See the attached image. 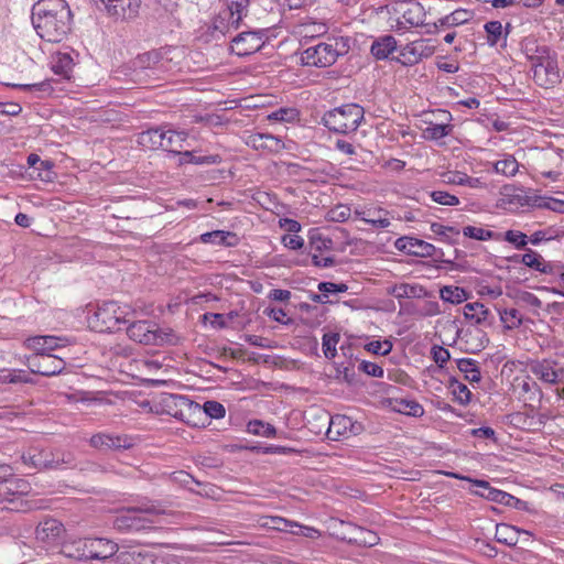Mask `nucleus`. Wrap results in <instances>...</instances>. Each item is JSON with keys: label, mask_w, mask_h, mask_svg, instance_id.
<instances>
[{"label": "nucleus", "mask_w": 564, "mask_h": 564, "mask_svg": "<svg viewBox=\"0 0 564 564\" xmlns=\"http://www.w3.org/2000/svg\"><path fill=\"white\" fill-rule=\"evenodd\" d=\"M248 144L256 150L279 152L284 148L282 140L270 133H254L249 137Z\"/></svg>", "instance_id": "7c9ffc66"}, {"label": "nucleus", "mask_w": 564, "mask_h": 564, "mask_svg": "<svg viewBox=\"0 0 564 564\" xmlns=\"http://www.w3.org/2000/svg\"><path fill=\"white\" fill-rule=\"evenodd\" d=\"M22 459L24 464L39 470L58 469L63 465H69L72 463L70 456L65 455L61 451L54 452L39 448H30L22 455Z\"/></svg>", "instance_id": "9b49d317"}, {"label": "nucleus", "mask_w": 564, "mask_h": 564, "mask_svg": "<svg viewBox=\"0 0 564 564\" xmlns=\"http://www.w3.org/2000/svg\"><path fill=\"white\" fill-rule=\"evenodd\" d=\"M62 554L75 561H89L87 538L67 542L62 547Z\"/></svg>", "instance_id": "4c0bfd02"}, {"label": "nucleus", "mask_w": 564, "mask_h": 564, "mask_svg": "<svg viewBox=\"0 0 564 564\" xmlns=\"http://www.w3.org/2000/svg\"><path fill=\"white\" fill-rule=\"evenodd\" d=\"M133 312L128 306H120L115 301L98 304L89 318L90 327L98 333H115L121 330L129 322Z\"/></svg>", "instance_id": "20e7f679"}, {"label": "nucleus", "mask_w": 564, "mask_h": 564, "mask_svg": "<svg viewBox=\"0 0 564 564\" xmlns=\"http://www.w3.org/2000/svg\"><path fill=\"white\" fill-rule=\"evenodd\" d=\"M471 18H473V12H470L467 9L459 8V9L454 10L449 14H447L443 18H440L436 21V26L447 28V29L454 28V26L463 25V24L469 22V20Z\"/></svg>", "instance_id": "ea45409f"}, {"label": "nucleus", "mask_w": 564, "mask_h": 564, "mask_svg": "<svg viewBox=\"0 0 564 564\" xmlns=\"http://www.w3.org/2000/svg\"><path fill=\"white\" fill-rule=\"evenodd\" d=\"M247 432L262 437H273L276 435V429L261 420H251L247 424Z\"/></svg>", "instance_id": "de8ad7c7"}, {"label": "nucleus", "mask_w": 564, "mask_h": 564, "mask_svg": "<svg viewBox=\"0 0 564 564\" xmlns=\"http://www.w3.org/2000/svg\"><path fill=\"white\" fill-rule=\"evenodd\" d=\"M164 135V128H151L139 133L138 143L150 150L162 149Z\"/></svg>", "instance_id": "58836bf2"}, {"label": "nucleus", "mask_w": 564, "mask_h": 564, "mask_svg": "<svg viewBox=\"0 0 564 564\" xmlns=\"http://www.w3.org/2000/svg\"><path fill=\"white\" fill-rule=\"evenodd\" d=\"M365 348L375 355L387 356L392 350V343L390 340H373L367 344Z\"/></svg>", "instance_id": "bf43d9fd"}, {"label": "nucleus", "mask_w": 564, "mask_h": 564, "mask_svg": "<svg viewBox=\"0 0 564 564\" xmlns=\"http://www.w3.org/2000/svg\"><path fill=\"white\" fill-rule=\"evenodd\" d=\"M6 501L9 502V505H10V507H8L9 509L19 511V512H26V511L39 508L36 501L29 500L25 498V496H17V497L7 499Z\"/></svg>", "instance_id": "3c124183"}, {"label": "nucleus", "mask_w": 564, "mask_h": 564, "mask_svg": "<svg viewBox=\"0 0 564 564\" xmlns=\"http://www.w3.org/2000/svg\"><path fill=\"white\" fill-rule=\"evenodd\" d=\"M264 313L273 321L283 324V325H292L293 319L292 318H285L286 313L281 307H269L264 311Z\"/></svg>", "instance_id": "338daca9"}, {"label": "nucleus", "mask_w": 564, "mask_h": 564, "mask_svg": "<svg viewBox=\"0 0 564 564\" xmlns=\"http://www.w3.org/2000/svg\"><path fill=\"white\" fill-rule=\"evenodd\" d=\"M431 197L435 203L440 205L456 206L459 204L458 197L445 191H433L431 193Z\"/></svg>", "instance_id": "052dcab7"}, {"label": "nucleus", "mask_w": 564, "mask_h": 564, "mask_svg": "<svg viewBox=\"0 0 564 564\" xmlns=\"http://www.w3.org/2000/svg\"><path fill=\"white\" fill-rule=\"evenodd\" d=\"M195 242L200 243H210V245H220L223 247H235L238 245V237L236 234L224 230H215L210 232L202 234L198 240Z\"/></svg>", "instance_id": "2f4dec72"}, {"label": "nucleus", "mask_w": 564, "mask_h": 564, "mask_svg": "<svg viewBox=\"0 0 564 564\" xmlns=\"http://www.w3.org/2000/svg\"><path fill=\"white\" fill-rule=\"evenodd\" d=\"M426 11L417 1H410L406 9L402 11V17L397 21L395 29L399 32H405L411 28L424 25Z\"/></svg>", "instance_id": "aec40b11"}, {"label": "nucleus", "mask_w": 564, "mask_h": 564, "mask_svg": "<svg viewBox=\"0 0 564 564\" xmlns=\"http://www.w3.org/2000/svg\"><path fill=\"white\" fill-rule=\"evenodd\" d=\"M224 8L215 17L214 30L221 35H228L240 28L241 22L248 14L250 0H223Z\"/></svg>", "instance_id": "423d86ee"}, {"label": "nucleus", "mask_w": 564, "mask_h": 564, "mask_svg": "<svg viewBox=\"0 0 564 564\" xmlns=\"http://www.w3.org/2000/svg\"><path fill=\"white\" fill-rule=\"evenodd\" d=\"M457 368L465 373V379L469 382H479L481 380L478 362L471 358H460L456 360Z\"/></svg>", "instance_id": "37998d69"}, {"label": "nucleus", "mask_w": 564, "mask_h": 564, "mask_svg": "<svg viewBox=\"0 0 564 564\" xmlns=\"http://www.w3.org/2000/svg\"><path fill=\"white\" fill-rule=\"evenodd\" d=\"M0 479V496L2 502L17 496H26L31 490L30 484L24 479L13 477L12 471L10 476H3V478Z\"/></svg>", "instance_id": "a878e982"}, {"label": "nucleus", "mask_w": 564, "mask_h": 564, "mask_svg": "<svg viewBox=\"0 0 564 564\" xmlns=\"http://www.w3.org/2000/svg\"><path fill=\"white\" fill-rule=\"evenodd\" d=\"M317 289L319 292L324 293V296L328 297L329 294L347 292L348 286L345 283H334L324 281L318 283Z\"/></svg>", "instance_id": "680f3d73"}, {"label": "nucleus", "mask_w": 564, "mask_h": 564, "mask_svg": "<svg viewBox=\"0 0 564 564\" xmlns=\"http://www.w3.org/2000/svg\"><path fill=\"white\" fill-rule=\"evenodd\" d=\"M32 23L41 39L61 42L70 31L72 11L65 0H40L33 6Z\"/></svg>", "instance_id": "f257e3e1"}, {"label": "nucleus", "mask_w": 564, "mask_h": 564, "mask_svg": "<svg viewBox=\"0 0 564 564\" xmlns=\"http://www.w3.org/2000/svg\"><path fill=\"white\" fill-rule=\"evenodd\" d=\"M387 293L398 300L421 299L426 295L425 289L420 284L400 283L387 288Z\"/></svg>", "instance_id": "72a5a7b5"}, {"label": "nucleus", "mask_w": 564, "mask_h": 564, "mask_svg": "<svg viewBox=\"0 0 564 564\" xmlns=\"http://www.w3.org/2000/svg\"><path fill=\"white\" fill-rule=\"evenodd\" d=\"M462 235L464 241L466 238H470L479 241L508 242L513 247H527L528 243H546L556 238L552 229L538 230L529 236L519 230L499 231L480 226H465Z\"/></svg>", "instance_id": "7ed1b4c3"}, {"label": "nucleus", "mask_w": 564, "mask_h": 564, "mask_svg": "<svg viewBox=\"0 0 564 564\" xmlns=\"http://www.w3.org/2000/svg\"><path fill=\"white\" fill-rule=\"evenodd\" d=\"M279 223L280 227L285 232H288V235H284L282 237V242L284 243V247H303L304 241L297 235V232L301 230L300 223L290 218H282L280 219Z\"/></svg>", "instance_id": "c9c22d12"}, {"label": "nucleus", "mask_w": 564, "mask_h": 564, "mask_svg": "<svg viewBox=\"0 0 564 564\" xmlns=\"http://www.w3.org/2000/svg\"><path fill=\"white\" fill-rule=\"evenodd\" d=\"M440 297L451 304H460L469 299V292L456 285H445L440 290Z\"/></svg>", "instance_id": "79ce46f5"}, {"label": "nucleus", "mask_w": 564, "mask_h": 564, "mask_svg": "<svg viewBox=\"0 0 564 564\" xmlns=\"http://www.w3.org/2000/svg\"><path fill=\"white\" fill-rule=\"evenodd\" d=\"M164 57L158 52H149L138 57V63L142 67L156 66L158 68H164Z\"/></svg>", "instance_id": "13d9d810"}, {"label": "nucleus", "mask_w": 564, "mask_h": 564, "mask_svg": "<svg viewBox=\"0 0 564 564\" xmlns=\"http://www.w3.org/2000/svg\"><path fill=\"white\" fill-rule=\"evenodd\" d=\"M62 341L63 339L61 337L39 335L29 337L25 340V346L28 349L33 350L34 354H52V351L64 346Z\"/></svg>", "instance_id": "cd10ccee"}, {"label": "nucleus", "mask_w": 564, "mask_h": 564, "mask_svg": "<svg viewBox=\"0 0 564 564\" xmlns=\"http://www.w3.org/2000/svg\"><path fill=\"white\" fill-rule=\"evenodd\" d=\"M397 50V40L392 35L378 37L370 47L371 54L377 59H386Z\"/></svg>", "instance_id": "e433bc0d"}, {"label": "nucleus", "mask_w": 564, "mask_h": 564, "mask_svg": "<svg viewBox=\"0 0 564 564\" xmlns=\"http://www.w3.org/2000/svg\"><path fill=\"white\" fill-rule=\"evenodd\" d=\"M341 525H346L349 529V533H343L340 539L350 544L373 546L379 541V536L370 530H366L352 523L341 522Z\"/></svg>", "instance_id": "393cba45"}, {"label": "nucleus", "mask_w": 564, "mask_h": 564, "mask_svg": "<svg viewBox=\"0 0 564 564\" xmlns=\"http://www.w3.org/2000/svg\"><path fill=\"white\" fill-rule=\"evenodd\" d=\"M74 58L70 52H56L50 57V68L62 79L69 80L72 78Z\"/></svg>", "instance_id": "c85d7f7f"}, {"label": "nucleus", "mask_w": 564, "mask_h": 564, "mask_svg": "<svg viewBox=\"0 0 564 564\" xmlns=\"http://www.w3.org/2000/svg\"><path fill=\"white\" fill-rule=\"evenodd\" d=\"M141 0H110L105 4L107 14L116 20H130L138 15Z\"/></svg>", "instance_id": "5701e85b"}, {"label": "nucleus", "mask_w": 564, "mask_h": 564, "mask_svg": "<svg viewBox=\"0 0 564 564\" xmlns=\"http://www.w3.org/2000/svg\"><path fill=\"white\" fill-rule=\"evenodd\" d=\"M433 252H417L409 249V254L415 257H432L436 269L445 271H467L469 264L466 260V253L460 249H453L452 254L445 256L442 249H432Z\"/></svg>", "instance_id": "ddd939ff"}, {"label": "nucleus", "mask_w": 564, "mask_h": 564, "mask_svg": "<svg viewBox=\"0 0 564 564\" xmlns=\"http://www.w3.org/2000/svg\"><path fill=\"white\" fill-rule=\"evenodd\" d=\"M89 444L100 452H117L129 449L133 447L135 443L134 438L127 434L97 433L90 437Z\"/></svg>", "instance_id": "f3484780"}, {"label": "nucleus", "mask_w": 564, "mask_h": 564, "mask_svg": "<svg viewBox=\"0 0 564 564\" xmlns=\"http://www.w3.org/2000/svg\"><path fill=\"white\" fill-rule=\"evenodd\" d=\"M164 140L162 144V150L178 153L180 149L183 148L184 142L187 139V133L184 131H174L171 129H164Z\"/></svg>", "instance_id": "a19ab883"}, {"label": "nucleus", "mask_w": 564, "mask_h": 564, "mask_svg": "<svg viewBox=\"0 0 564 564\" xmlns=\"http://www.w3.org/2000/svg\"><path fill=\"white\" fill-rule=\"evenodd\" d=\"M158 408L175 419L196 425L192 416L200 414V405L185 395L174 393H161L158 399Z\"/></svg>", "instance_id": "0eeeda50"}, {"label": "nucleus", "mask_w": 564, "mask_h": 564, "mask_svg": "<svg viewBox=\"0 0 564 564\" xmlns=\"http://www.w3.org/2000/svg\"><path fill=\"white\" fill-rule=\"evenodd\" d=\"M386 403L392 411L408 416L421 417L425 413L423 405L413 399L389 397Z\"/></svg>", "instance_id": "bb28decb"}, {"label": "nucleus", "mask_w": 564, "mask_h": 564, "mask_svg": "<svg viewBox=\"0 0 564 564\" xmlns=\"http://www.w3.org/2000/svg\"><path fill=\"white\" fill-rule=\"evenodd\" d=\"M124 327L130 339L143 345H163L170 336L152 321H133L130 317V322Z\"/></svg>", "instance_id": "1a4fd4ad"}, {"label": "nucleus", "mask_w": 564, "mask_h": 564, "mask_svg": "<svg viewBox=\"0 0 564 564\" xmlns=\"http://www.w3.org/2000/svg\"><path fill=\"white\" fill-rule=\"evenodd\" d=\"M89 560L106 561L118 552V545L104 538H87Z\"/></svg>", "instance_id": "b1692460"}, {"label": "nucleus", "mask_w": 564, "mask_h": 564, "mask_svg": "<svg viewBox=\"0 0 564 564\" xmlns=\"http://www.w3.org/2000/svg\"><path fill=\"white\" fill-rule=\"evenodd\" d=\"M0 383H34L28 371L23 369H1Z\"/></svg>", "instance_id": "c03bdc74"}, {"label": "nucleus", "mask_w": 564, "mask_h": 564, "mask_svg": "<svg viewBox=\"0 0 564 564\" xmlns=\"http://www.w3.org/2000/svg\"><path fill=\"white\" fill-rule=\"evenodd\" d=\"M297 117L299 111L295 108H280L268 116L269 120L282 122H293Z\"/></svg>", "instance_id": "4d7b16f0"}, {"label": "nucleus", "mask_w": 564, "mask_h": 564, "mask_svg": "<svg viewBox=\"0 0 564 564\" xmlns=\"http://www.w3.org/2000/svg\"><path fill=\"white\" fill-rule=\"evenodd\" d=\"M52 83H53L52 79H45L41 83L21 85L20 87L23 89L31 90V91H39V93H41V97H43V96H50L53 93Z\"/></svg>", "instance_id": "69168bd1"}, {"label": "nucleus", "mask_w": 564, "mask_h": 564, "mask_svg": "<svg viewBox=\"0 0 564 564\" xmlns=\"http://www.w3.org/2000/svg\"><path fill=\"white\" fill-rule=\"evenodd\" d=\"M552 361L543 359L530 365V371L545 383L555 384L558 382V371L553 368Z\"/></svg>", "instance_id": "f704fd0d"}, {"label": "nucleus", "mask_w": 564, "mask_h": 564, "mask_svg": "<svg viewBox=\"0 0 564 564\" xmlns=\"http://www.w3.org/2000/svg\"><path fill=\"white\" fill-rule=\"evenodd\" d=\"M433 116L440 122L424 121V127H421L422 137L429 141H438L452 133L454 129V126L449 123L452 115L447 110L437 109Z\"/></svg>", "instance_id": "dca6fc26"}, {"label": "nucleus", "mask_w": 564, "mask_h": 564, "mask_svg": "<svg viewBox=\"0 0 564 564\" xmlns=\"http://www.w3.org/2000/svg\"><path fill=\"white\" fill-rule=\"evenodd\" d=\"M164 513L160 501L144 497L135 506L118 511L112 520V528L120 533L148 532L156 528L153 517Z\"/></svg>", "instance_id": "f03ea898"}, {"label": "nucleus", "mask_w": 564, "mask_h": 564, "mask_svg": "<svg viewBox=\"0 0 564 564\" xmlns=\"http://www.w3.org/2000/svg\"><path fill=\"white\" fill-rule=\"evenodd\" d=\"M535 52L536 55L530 57L533 62L534 82L542 87H552L560 83L557 64L550 57V48L542 45Z\"/></svg>", "instance_id": "6e6552de"}, {"label": "nucleus", "mask_w": 564, "mask_h": 564, "mask_svg": "<svg viewBox=\"0 0 564 564\" xmlns=\"http://www.w3.org/2000/svg\"><path fill=\"white\" fill-rule=\"evenodd\" d=\"M28 164L33 167H35L36 164H40L41 166L45 167V174H40L39 176L43 181L52 180V163L50 161H42L37 154H30L28 156Z\"/></svg>", "instance_id": "0e129e2a"}, {"label": "nucleus", "mask_w": 564, "mask_h": 564, "mask_svg": "<svg viewBox=\"0 0 564 564\" xmlns=\"http://www.w3.org/2000/svg\"><path fill=\"white\" fill-rule=\"evenodd\" d=\"M65 533L64 524L54 518H45L35 529V538L46 544L58 542Z\"/></svg>", "instance_id": "4be33fe9"}, {"label": "nucleus", "mask_w": 564, "mask_h": 564, "mask_svg": "<svg viewBox=\"0 0 564 564\" xmlns=\"http://www.w3.org/2000/svg\"><path fill=\"white\" fill-rule=\"evenodd\" d=\"M436 234L441 236V242L448 245L464 243L462 231L455 227L438 226Z\"/></svg>", "instance_id": "09e8293b"}, {"label": "nucleus", "mask_w": 564, "mask_h": 564, "mask_svg": "<svg viewBox=\"0 0 564 564\" xmlns=\"http://www.w3.org/2000/svg\"><path fill=\"white\" fill-rule=\"evenodd\" d=\"M338 333H326L323 336V352L327 359H333L336 356V345L339 341Z\"/></svg>", "instance_id": "5fc2aeb1"}, {"label": "nucleus", "mask_w": 564, "mask_h": 564, "mask_svg": "<svg viewBox=\"0 0 564 564\" xmlns=\"http://www.w3.org/2000/svg\"><path fill=\"white\" fill-rule=\"evenodd\" d=\"M528 252L523 254H513L509 257V261L513 263H520L527 267L532 272H536L540 274H549V272H554L556 265L554 264L555 260H546L533 249H525Z\"/></svg>", "instance_id": "6ab92c4d"}, {"label": "nucleus", "mask_w": 564, "mask_h": 564, "mask_svg": "<svg viewBox=\"0 0 564 564\" xmlns=\"http://www.w3.org/2000/svg\"><path fill=\"white\" fill-rule=\"evenodd\" d=\"M338 45V40H334V43H318L310 46L301 53V62L305 66L328 67L343 54Z\"/></svg>", "instance_id": "f8f14e48"}, {"label": "nucleus", "mask_w": 564, "mask_h": 564, "mask_svg": "<svg viewBox=\"0 0 564 564\" xmlns=\"http://www.w3.org/2000/svg\"><path fill=\"white\" fill-rule=\"evenodd\" d=\"M484 29L487 33V43L490 46H495L498 44L500 39L502 37V24L500 21H489L484 25Z\"/></svg>", "instance_id": "603ef678"}, {"label": "nucleus", "mask_w": 564, "mask_h": 564, "mask_svg": "<svg viewBox=\"0 0 564 564\" xmlns=\"http://www.w3.org/2000/svg\"><path fill=\"white\" fill-rule=\"evenodd\" d=\"M358 369L368 376L373 378H382L383 377V368L371 361H361L358 366Z\"/></svg>", "instance_id": "774afa93"}, {"label": "nucleus", "mask_w": 564, "mask_h": 564, "mask_svg": "<svg viewBox=\"0 0 564 564\" xmlns=\"http://www.w3.org/2000/svg\"><path fill=\"white\" fill-rule=\"evenodd\" d=\"M448 387L452 389L454 400L462 405H467L471 400V392L466 384L452 377L448 381Z\"/></svg>", "instance_id": "a18cd8bd"}, {"label": "nucleus", "mask_w": 564, "mask_h": 564, "mask_svg": "<svg viewBox=\"0 0 564 564\" xmlns=\"http://www.w3.org/2000/svg\"><path fill=\"white\" fill-rule=\"evenodd\" d=\"M500 321L508 330L519 328L523 323V317L517 308L499 310Z\"/></svg>", "instance_id": "49530a36"}, {"label": "nucleus", "mask_w": 564, "mask_h": 564, "mask_svg": "<svg viewBox=\"0 0 564 564\" xmlns=\"http://www.w3.org/2000/svg\"><path fill=\"white\" fill-rule=\"evenodd\" d=\"M364 424L352 420V417L341 414H336L329 417L327 436L332 440L337 437L357 436L364 432Z\"/></svg>", "instance_id": "a211bd4d"}, {"label": "nucleus", "mask_w": 564, "mask_h": 564, "mask_svg": "<svg viewBox=\"0 0 564 564\" xmlns=\"http://www.w3.org/2000/svg\"><path fill=\"white\" fill-rule=\"evenodd\" d=\"M262 35L259 32H241L231 41V51L238 56H248L261 48Z\"/></svg>", "instance_id": "412c9836"}, {"label": "nucleus", "mask_w": 564, "mask_h": 564, "mask_svg": "<svg viewBox=\"0 0 564 564\" xmlns=\"http://www.w3.org/2000/svg\"><path fill=\"white\" fill-rule=\"evenodd\" d=\"M65 367L63 358L53 354H33L28 358L29 370L43 377L59 375Z\"/></svg>", "instance_id": "2eb2a0df"}, {"label": "nucleus", "mask_w": 564, "mask_h": 564, "mask_svg": "<svg viewBox=\"0 0 564 564\" xmlns=\"http://www.w3.org/2000/svg\"><path fill=\"white\" fill-rule=\"evenodd\" d=\"M364 113L361 106L347 104L325 112L322 122L330 131L347 134L358 129L364 119Z\"/></svg>", "instance_id": "39448f33"}, {"label": "nucleus", "mask_w": 564, "mask_h": 564, "mask_svg": "<svg viewBox=\"0 0 564 564\" xmlns=\"http://www.w3.org/2000/svg\"><path fill=\"white\" fill-rule=\"evenodd\" d=\"M200 413L210 419H223L226 415V409L220 402L209 400L200 406Z\"/></svg>", "instance_id": "864d4df0"}, {"label": "nucleus", "mask_w": 564, "mask_h": 564, "mask_svg": "<svg viewBox=\"0 0 564 564\" xmlns=\"http://www.w3.org/2000/svg\"><path fill=\"white\" fill-rule=\"evenodd\" d=\"M451 477L457 478V479H464L467 481H470L474 484V486L480 488V490L475 491L476 495L479 497H482L489 501L497 502L502 506L511 507L517 510H528V502L524 500H521L506 491H502L500 489L494 488L490 486V484L486 480L480 479H473L469 477H462L457 474L451 473L448 474Z\"/></svg>", "instance_id": "9d476101"}, {"label": "nucleus", "mask_w": 564, "mask_h": 564, "mask_svg": "<svg viewBox=\"0 0 564 564\" xmlns=\"http://www.w3.org/2000/svg\"><path fill=\"white\" fill-rule=\"evenodd\" d=\"M464 316L466 319L474 321L475 324H488L494 322V315L480 302L467 303L464 307Z\"/></svg>", "instance_id": "473e14b6"}, {"label": "nucleus", "mask_w": 564, "mask_h": 564, "mask_svg": "<svg viewBox=\"0 0 564 564\" xmlns=\"http://www.w3.org/2000/svg\"><path fill=\"white\" fill-rule=\"evenodd\" d=\"M184 155L192 156L189 160L191 163L197 165H213L218 164L221 161V158L218 154L202 155L197 154L195 151H184Z\"/></svg>", "instance_id": "6e6d98bb"}, {"label": "nucleus", "mask_w": 564, "mask_h": 564, "mask_svg": "<svg viewBox=\"0 0 564 564\" xmlns=\"http://www.w3.org/2000/svg\"><path fill=\"white\" fill-rule=\"evenodd\" d=\"M251 451L258 453V454H280V455H286L291 453H296V451L292 447L288 446H281V445H268V446H254L251 447Z\"/></svg>", "instance_id": "e2e57ef3"}, {"label": "nucleus", "mask_w": 564, "mask_h": 564, "mask_svg": "<svg viewBox=\"0 0 564 564\" xmlns=\"http://www.w3.org/2000/svg\"><path fill=\"white\" fill-rule=\"evenodd\" d=\"M518 169L519 163L512 155H507L495 163V171L505 176H514Z\"/></svg>", "instance_id": "8fccbe9b"}, {"label": "nucleus", "mask_w": 564, "mask_h": 564, "mask_svg": "<svg viewBox=\"0 0 564 564\" xmlns=\"http://www.w3.org/2000/svg\"><path fill=\"white\" fill-rule=\"evenodd\" d=\"M520 534H524L527 536L524 541H528L532 536V533L530 531L517 528L511 524L498 523L496 525V540L505 545H517V543L519 542Z\"/></svg>", "instance_id": "c756f323"}, {"label": "nucleus", "mask_w": 564, "mask_h": 564, "mask_svg": "<svg viewBox=\"0 0 564 564\" xmlns=\"http://www.w3.org/2000/svg\"><path fill=\"white\" fill-rule=\"evenodd\" d=\"M435 45L431 39H420L408 43L399 51V56L394 59L404 66L417 64L423 58H427L435 53Z\"/></svg>", "instance_id": "4468645a"}]
</instances>
